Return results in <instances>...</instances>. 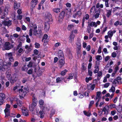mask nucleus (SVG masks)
<instances>
[{
	"instance_id": "obj_1",
	"label": "nucleus",
	"mask_w": 122,
	"mask_h": 122,
	"mask_svg": "<svg viewBox=\"0 0 122 122\" xmlns=\"http://www.w3.org/2000/svg\"><path fill=\"white\" fill-rule=\"evenodd\" d=\"M2 62V60H0V70H2L3 69L5 70L10 66L11 64L10 62H9L5 64V63H3Z\"/></svg>"
},
{
	"instance_id": "obj_2",
	"label": "nucleus",
	"mask_w": 122,
	"mask_h": 122,
	"mask_svg": "<svg viewBox=\"0 0 122 122\" xmlns=\"http://www.w3.org/2000/svg\"><path fill=\"white\" fill-rule=\"evenodd\" d=\"M23 86H21V88L18 90L19 96L21 97H23L25 96L26 94L28 92L27 89L26 87L22 88Z\"/></svg>"
},
{
	"instance_id": "obj_3",
	"label": "nucleus",
	"mask_w": 122,
	"mask_h": 122,
	"mask_svg": "<svg viewBox=\"0 0 122 122\" xmlns=\"http://www.w3.org/2000/svg\"><path fill=\"white\" fill-rule=\"evenodd\" d=\"M18 78V76L16 73L13 74L10 80V82L12 84H13L17 80Z\"/></svg>"
},
{
	"instance_id": "obj_4",
	"label": "nucleus",
	"mask_w": 122,
	"mask_h": 122,
	"mask_svg": "<svg viewBox=\"0 0 122 122\" xmlns=\"http://www.w3.org/2000/svg\"><path fill=\"white\" fill-rule=\"evenodd\" d=\"M33 35L38 37H40L43 34L41 29H38V30H33Z\"/></svg>"
},
{
	"instance_id": "obj_5",
	"label": "nucleus",
	"mask_w": 122,
	"mask_h": 122,
	"mask_svg": "<svg viewBox=\"0 0 122 122\" xmlns=\"http://www.w3.org/2000/svg\"><path fill=\"white\" fill-rule=\"evenodd\" d=\"M13 54V53L12 52L7 53L5 54V55L8 57L9 60L11 62H14V61Z\"/></svg>"
},
{
	"instance_id": "obj_6",
	"label": "nucleus",
	"mask_w": 122,
	"mask_h": 122,
	"mask_svg": "<svg viewBox=\"0 0 122 122\" xmlns=\"http://www.w3.org/2000/svg\"><path fill=\"white\" fill-rule=\"evenodd\" d=\"M45 16L46 17V21H50L52 20V16L50 13L48 12H46Z\"/></svg>"
},
{
	"instance_id": "obj_7",
	"label": "nucleus",
	"mask_w": 122,
	"mask_h": 122,
	"mask_svg": "<svg viewBox=\"0 0 122 122\" xmlns=\"http://www.w3.org/2000/svg\"><path fill=\"white\" fill-rule=\"evenodd\" d=\"M13 47L12 45L10 43L8 42H6L5 45L4 47L6 50H9Z\"/></svg>"
},
{
	"instance_id": "obj_8",
	"label": "nucleus",
	"mask_w": 122,
	"mask_h": 122,
	"mask_svg": "<svg viewBox=\"0 0 122 122\" xmlns=\"http://www.w3.org/2000/svg\"><path fill=\"white\" fill-rule=\"evenodd\" d=\"M34 71L36 72L37 75L38 76H41L42 73V72L39 66H37L34 69Z\"/></svg>"
},
{
	"instance_id": "obj_9",
	"label": "nucleus",
	"mask_w": 122,
	"mask_h": 122,
	"mask_svg": "<svg viewBox=\"0 0 122 122\" xmlns=\"http://www.w3.org/2000/svg\"><path fill=\"white\" fill-rule=\"evenodd\" d=\"M65 13V12L64 11H63L60 13L58 18V21L59 22H60L62 21L64 16Z\"/></svg>"
},
{
	"instance_id": "obj_10",
	"label": "nucleus",
	"mask_w": 122,
	"mask_h": 122,
	"mask_svg": "<svg viewBox=\"0 0 122 122\" xmlns=\"http://www.w3.org/2000/svg\"><path fill=\"white\" fill-rule=\"evenodd\" d=\"M12 21L9 20L8 21L5 20L2 22V24L4 25L5 26H9L11 24Z\"/></svg>"
},
{
	"instance_id": "obj_11",
	"label": "nucleus",
	"mask_w": 122,
	"mask_h": 122,
	"mask_svg": "<svg viewBox=\"0 0 122 122\" xmlns=\"http://www.w3.org/2000/svg\"><path fill=\"white\" fill-rule=\"evenodd\" d=\"M49 22L46 21L45 23L44 29L46 32H47L48 31L50 28V25L48 22Z\"/></svg>"
},
{
	"instance_id": "obj_12",
	"label": "nucleus",
	"mask_w": 122,
	"mask_h": 122,
	"mask_svg": "<svg viewBox=\"0 0 122 122\" xmlns=\"http://www.w3.org/2000/svg\"><path fill=\"white\" fill-rule=\"evenodd\" d=\"M76 45L77 47L78 50H80L81 48V39L80 38H78L76 41Z\"/></svg>"
},
{
	"instance_id": "obj_13",
	"label": "nucleus",
	"mask_w": 122,
	"mask_h": 122,
	"mask_svg": "<svg viewBox=\"0 0 122 122\" xmlns=\"http://www.w3.org/2000/svg\"><path fill=\"white\" fill-rule=\"evenodd\" d=\"M75 35L73 34L72 32H71L70 35L69 37V41L70 42L72 43L75 37Z\"/></svg>"
},
{
	"instance_id": "obj_14",
	"label": "nucleus",
	"mask_w": 122,
	"mask_h": 122,
	"mask_svg": "<svg viewBox=\"0 0 122 122\" xmlns=\"http://www.w3.org/2000/svg\"><path fill=\"white\" fill-rule=\"evenodd\" d=\"M20 4L19 3H17L16 1H15L14 4V9L17 10L19 8L20 6Z\"/></svg>"
},
{
	"instance_id": "obj_15",
	"label": "nucleus",
	"mask_w": 122,
	"mask_h": 122,
	"mask_svg": "<svg viewBox=\"0 0 122 122\" xmlns=\"http://www.w3.org/2000/svg\"><path fill=\"white\" fill-rule=\"evenodd\" d=\"M59 60V66L60 68H61L64 64L65 62L63 59H60Z\"/></svg>"
},
{
	"instance_id": "obj_16",
	"label": "nucleus",
	"mask_w": 122,
	"mask_h": 122,
	"mask_svg": "<svg viewBox=\"0 0 122 122\" xmlns=\"http://www.w3.org/2000/svg\"><path fill=\"white\" fill-rule=\"evenodd\" d=\"M109 109V106L106 105L105 106L103 109L102 112H104V114H107L108 113V112Z\"/></svg>"
},
{
	"instance_id": "obj_17",
	"label": "nucleus",
	"mask_w": 122,
	"mask_h": 122,
	"mask_svg": "<svg viewBox=\"0 0 122 122\" xmlns=\"http://www.w3.org/2000/svg\"><path fill=\"white\" fill-rule=\"evenodd\" d=\"M81 10H80L78 11L77 12H76V13L74 14L73 16V17L75 18L76 16L79 17L81 16Z\"/></svg>"
},
{
	"instance_id": "obj_18",
	"label": "nucleus",
	"mask_w": 122,
	"mask_h": 122,
	"mask_svg": "<svg viewBox=\"0 0 122 122\" xmlns=\"http://www.w3.org/2000/svg\"><path fill=\"white\" fill-rule=\"evenodd\" d=\"M38 0H32L31 2V5L32 7V9L34 8L37 4Z\"/></svg>"
},
{
	"instance_id": "obj_19",
	"label": "nucleus",
	"mask_w": 122,
	"mask_h": 122,
	"mask_svg": "<svg viewBox=\"0 0 122 122\" xmlns=\"http://www.w3.org/2000/svg\"><path fill=\"white\" fill-rule=\"evenodd\" d=\"M36 105L32 103L30 105L29 108L31 111H33L35 108Z\"/></svg>"
},
{
	"instance_id": "obj_20",
	"label": "nucleus",
	"mask_w": 122,
	"mask_h": 122,
	"mask_svg": "<svg viewBox=\"0 0 122 122\" xmlns=\"http://www.w3.org/2000/svg\"><path fill=\"white\" fill-rule=\"evenodd\" d=\"M58 57L59 59H64V55L62 51L61 50H60L59 51L58 53Z\"/></svg>"
},
{
	"instance_id": "obj_21",
	"label": "nucleus",
	"mask_w": 122,
	"mask_h": 122,
	"mask_svg": "<svg viewBox=\"0 0 122 122\" xmlns=\"http://www.w3.org/2000/svg\"><path fill=\"white\" fill-rule=\"evenodd\" d=\"M100 11H96L95 14H94L93 15V16H94L95 18L96 19L98 18L100 15Z\"/></svg>"
},
{
	"instance_id": "obj_22",
	"label": "nucleus",
	"mask_w": 122,
	"mask_h": 122,
	"mask_svg": "<svg viewBox=\"0 0 122 122\" xmlns=\"http://www.w3.org/2000/svg\"><path fill=\"white\" fill-rule=\"evenodd\" d=\"M9 41L12 43H14V41L15 40V39L14 38L12 35L10 36L9 38Z\"/></svg>"
},
{
	"instance_id": "obj_23",
	"label": "nucleus",
	"mask_w": 122,
	"mask_h": 122,
	"mask_svg": "<svg viewBox=\"0 0 122 122\" xmlns=\"http://www.w3.org/2000/svg\"><path fill=\"white\" fill-rule=\"evenodd\" d=\"M37 26L36 24H31L30 25V29H34L33 30H36L37 29Z\"/></svg>"
},
{
	"instance_id": "obj_24",
	"label": "nucleus",
	"mask_w": 122,
	"mask_h": 122,
	"mask_svg": "<svg viewBox=\"0 0 122 122\" xmlns=\"http://www.w3.org/2000/svg\"><path fill=\"white\" fill-rule=\"evenodd\" d=\"M89 23V24L88 25L92 27L94 26L95 27H96L97 26V23L94 22L92 21Z\"/></svg>"
},
{
	"instance_id": "obj_25",
	"label": "nucleus",
	"mask_w": 122,
	"mask_h": 122,
	"mask_svg": "<svg viewBox=\"0 0 122 122\" xmlns=\"http://www.w3.org/2000/svg\"><path fill=\"white\" fill-rule=\"evenodd\" d=\"M17 104V105L19 107H21L22 106V104L23 103V102H22L21 100L19 99H17L16 100Z\"/></svg>"
},
{
	"instance_id": "obj_26",
	"label": "nucleus",
	"mask_w": 122,
	"mask_h": 122,
	"mask_svg": "<svg viewBox=\"0 0 122 122\" xmlns=\"http://www.w3.org/2000/svg\"><path fill=\"white\" fill-rule=\"evenodd\" d=\"M101 93L100 92H97V96L96 98V101L98 99H100L101 98Z\"/></svg>"
},
{
	"instance_id": "obj_27",
	"label": "nucleus",
	"mask_w": 122,
	"mask_h": 122,
	"mask_svg": "<svg viewBox=\"0 0 122 122\" xmlns=\"http://www.w3.org/2000/svg\"><path fill=\"white\" fill-rule=\"evenodd\" d=\"M4 112L6 116H8L10 115V110L9 109L6 108L4 110Z\"/></svg>"
},
{
	"instance_id": "obj_28",
	"label": "nucleus",
	"mask_w": 122,
	"mask_h": 122,
	"mask_svg": "<svg viewBox=\"0 0 122 122\" xmlns=\"http://www.w3.org/2000/svg\"><path fill=\"white\" fill-rule=\"evenodd\" d=\"M9 9V8L8 7H6L5 8L4 12V14L5 15H6L7 14Z\"/></svg>"
},
{
	"instance_id": "obj_29",
	"label": "nucleus",
	"mask_w": 122,
	"mask_h": 122,
	"mask_svg": "<svg viewBox=\"0 0 122 122\" xmlns=\"http://www.w3.org/2000/svg\"><path fill=\"white\" fill-rule=\"evenodd\" d=\"M74 26L73 25V24L69 25L67 27V29L68 30H70L73 28Z\"/></svg>"
},
{
	"instance_id": "obj_30",
	"label": "nucleus",
	"mask_w": 122,
	"mask_h": 122,
	"mask_svg": "<svg viewBox=\"0 0 122 122\" xmlns=\"http://www.w3.org/2000/svg\"><path fill=\"white\" fill-rule=\"evenodd\" d=\"M60 9L58 8H54L52 9L53 11L55 13H58L60 12Z\"/></svg>"
},
{
	"instance_id": "obj_31",
	"label": "nucleus",
	"mask_w": 122,
	"mask_h": 122,
	"mask_svg": "<svg viewBox=\"0 0 122 122\" xmlns=\"http://www.w3.org/2000/svg\"><path fill=\"white\" fill-rule=\"evenodd\" d=\"M37 99L35 97H33V98L32 99V103L37 105Z\"/></svg>"
},
{
	"instance_id": "obj_32",
	"label": "nucleus",
	"mask_w": 122,
	"mask_h": 122,
	"mask_svg": "<svg viewBox=\"0 0 122 122\" xmlns=\"http://www.w3.org/2000/svg\"><path fill=\"white\" fill-rule=\"evenodd\" d=\"M22 112L23 115L26 116H27L28 115V112L25 110H22Z\"/></svg>"
},
{
	"instance_id": "obj_33",
	"label": "nucleus",
	"mask_w": 122,
	"mask_h": 122,
	"mask_svg": "<svg viewBox=\"0 0 122 122\" xmlns=\"http://www.w3.org/2000/svg\"><path fill=\"white\" fill-rule=\"evenodd\" d=\"M115 91V87L112 86L111 87V88L109 90V92H112V93H113Z\"/></svg>"
},
{
	"instance_id": "obj_34",
	"label": "nucleus",
	"mask_w": 122,
	"mask_h": 122,
	"mask_svg": "<svg viewBox=\"0 0 122 122\" xmlns=\"http://www.w3.org/2000/svg\"><path fill=\"white\" fill-rule=\"evenodd\" d=\"M0 96L2 98L1 99L4 100L5 98V95L3 93H0Z\"/></svg>"
},
{
	"instance_id": "obj_35",
	"label": "nucleus",
	"mask_w": 122,
	"mask_h": 122,
	"mask_svg": "<svg viewBox=\"0 0 122 122\" xmlns=\"http://www.w3.org/2000/svg\"><path fill=\"white\" fill-rule=\"evenodd\" d=\"M39 104L40 105V107H42L43 106V105L44 103V102L42 100H39Z\"/></svg>"
},
{
	"instance_id": "obj_36",
	"label": "nucleus",
	"mask_w": 122,
	"mask_h": 122,
	"mask_svg": "<svg viewBox=\"0 0 122 122\" xmlns=\"http://www.w3.org/2000/svg\"><path fill=\"white\" fill-rule=\"evenodd\" d=\"M83 112L85 115L88 117H89L91 115V113L90 112H87L85 111H84Z\"/></svg>"
},
{
	"instance_id": "obj_37",
	"label": "nucleus",
	"mask_w": 122,
	"mask_h": 122,
	"mask_svg": "<svg viewBox=\"0 0 122 122\" xmlns=\"http://www.w3.org/2000/svg\"><path fill=\"white\" fill-rule=\"evenodd\" d=\"M48 37V35H47L45 34L44 35V36L42 37V41L43 42L44 40L47 39Z\"/></svg>"
},
{
	"instance_id": "obj_38",
	"label": "nucleus",
	"mask_w": 122,
	"mask_h": 122,
	"mask_svg": "<svg viewBox=\"0 0 122 122\" xmlns=\"http://www.w3.org/2000/svg\"><path fill=\"white\" fill-rule=\"evenodd\" d=\"M108 106L109 107V108H110L112 109L115 108L116 107L115 105L114 104H112Z\"/></svg>"
},
{
	"instance_id": "obj_39",
	"label": "nucleus",
	"mask_w": 122,
	"mask_h": 122,
	"mask_svg": "<svg viewBox=\"0 0 122 122\" xmlns=\"http://www.w3.org/2000/svg\"><path fill=\"white\" fill-rule=\"evenodd\" d=\"M25 37L26 39V42L28 43H30V40L29 38V36L28 35H26Z\"/></svg>"
},
{
	"instance_id": "obj_40",
	"label": "nucleus",
	"mask_w": 122,
	"mask_h": 122,
	"mask_svg": "<svg viewBox=\"0 0 122 122\" xmlns=\"http://www.w3.org/2000/svg\"><path fill=\"white\" fill-rule=\"evenodd\" d=\"M67 70H65L63 71H61V75L64 76L66 74V73L67 72Z\"/></svg>"
},
{
	"instance_id": "obj_41",
	"label": "nucleus",
	"mask_w": 122,
	"mask_h": 122,
	"mask_svg": "<svg viewBox=\"0 0 122 122\" xmlns=\"http://www.w3.org/2000/svg\"><path fill=\"white\" fill-rule=\"evenodd\" d=\"M111 10H109L108 11V12L107 13V16L108 17H109L111 15Z\"/></svg>"
},
{
	"instance_id": "obj_42",
	"label": "nucleus",
	"mask_w": 122,
	"mask_h": 122,
	"mask_svg": "<svg viewBox=\"0 0 122 122\" xmlns=\"http://www.w3.org/2000/svg\"><path fill=\"white\" fill-rule=\"evenodd\" d=\"M22 43L21 42H20L19 45L17 46L16 48V50H17L19 49L20 47L22 46Z\"/></svg>"
},
{
	"instance_id": "obj_43",
	"label": "nucleus",
	"mask_w": 122,
	"mask_h": 122,
	"mask_svg": "<svg viewBox=\"0 0 122 122\" xmlns=\"http://www.w3.org/2000/svg\"><path fill=\"white\" fill-rule=\"evenodd\" d=\"M74 74H70L69 75V77L68 78V79H71L73 78Z\"/></svg>"
},
{
	"instance_id": "obj_44",
	"label": "nucleus",
	"mask_w": 122,
	"mask_h": 122,
	"mask_svg": "<svg viewBox=\"0 0 122 122\" xmlns=\"http://www.w3.org/2000/svg\"><path fill=\"white\" fill-rule=\"evenodd\" d=\"M96 9L95 6H93L91 8L90 10V12L91 13H92V12H93V11H94Z\"/></svg>"
},
{
	"instance_id": "obj_45",
	"label": "nucleus",
	"mask_w": 122,
	"mask_h": 122,
	"mask_svg": "<svg viewBox=\"0 0 122 122\" xmlns=\"http://www.w3.org/2000/svg\"><path fill=\"white\" fill-rule=\"evenodd\" d=\"M95 58L97 60H101L102 58V57L100 56L99 55L96 56L95 57Z\"/></svg>"
},
{
	"instance_id": "obj_46",
	"label": "nucleus",
	"mask_w": 122,
	"mask_h": 122,
	"mask_svg": "<svg viewBox=\"0 0 122 122\" xmlns=\"http://www.w3.org/2000/svg\"><path fill=\"white\" fill-rule=\"evenodd\" d=\"M35 47L36 48H38L40 47V44L36 42L35 44Z\"/></svg>"
},
{
	"instance_id": "obj_47",
	"label": "nucleus",
	"mask_w": 122,
	"mask_h": 122,
	"mask_svg": "<svg viewBox=\"0 0 122 122\" xmlns=\"http://www.w3.org/2000/svg\"><path fill=\"white\" fill-rule=\"evenodd\" d=\"M94 101H91L89 106V108H90L91 107L92 105L94 103Z\"/></svg>"
},
{
	"instance_id": "obj_48",
	"label": "nucleus",
	"mask_w": 122,
	"mask_h": 122,
	"mask_svg": "<svg viewBox=\"0 0 122 122\" xmlns=\"http://www.w3.org/2000/svg\"><path fill=\"white\" fill-rule=\"evenodd\" d=\"M102 72L99 71L97 72V76L100 77L102 75Z\"/></svg>"
},
{
	"instance_id": "obj_49",
	"label": "nucleus",
	"mask_w": 122,
	"mask_h": 122,
	"mask_svg": "<svg viewBox=\"0 0 122 122\" xmlns=\"http://www.w3.org/2000/svg\"><path fill=\"white\" fill-rule=\"evenodd\" d=\"M91 28L90 26H87V31L88 33H91Z\"/></svg>"
},
{
	"instance_id": "obj_50",
	"label": "nucleus",
	"mask_w": 122,
	"mask_h": 122,
	"mask_svg": "<svg viewBox=\"0 0 122 122\" xmlns=\"http://www.w3.org/2000/svg\"><path fill=\"white\" fill-rule=\"evenodd\" d=\"M18 64L19 63L18 62L16 61L15 62L14 65L13 66V67H15L18 65Z\"/></svg>"
},
{
	"instance_id": "obj_51",
	"label": "nucleus",
	"mask_w": 122,
	"mask_h": 122,
	"mask_svg": "<svg viewBox=\"0 0 122 122\" xmlns=\"http://www.w3.org/2000/svg\"><path fill=\"white\" fill-rule=\"evenodd\" d=\"M88 73L89 76H91L92 75V72L90 70H88Z\"/></svg>"
},
{
	"instance_id": "obj_52",
	"label": "nucleus",
	"mask_w": 122,
	"mask_h": 122,
	"mask_svg": "<svg viewBox=\"0 0 122 122\" xmlns=\"http://www.w3.org/2000/svg\"><path fill=\"white\" fill-rule=\"evenodd\" d=\"M21 28L24 31L26 30V29L27 28H26V27L24 25H22V26H21Z\"/></svg>"
},
{
	"instance_id": "obj_53",
	"label": "nucleus",
	"mask_w": 122,
	"mask_h": 122,
	"mask_svg": "<svg viewBox=\"0 0 122 122\" xmlns=\"http://www.w3.org/2000/svg\"><path fill=\"white\" fill-rule=\"evenodd\" d=\"M119 69V66H117L115 67L114 70V71L116 72H117V71Z\"/></svg>"
},
{
	"instance_id": "obj_54",
	"label": "nucleus",
	"mask_w": 122,
	"mask_h": 122,
	"mask_svg": "<svg viewBox=\"0 0 122 122\" xmlns=\"http://www.w3.org/2000/svg\"><path fill=\"white\" fill-rule=\"evenodd\" d=\"M32 29H30L29 30V36H31L32 35Z\"/></svg>"
},
{
	"instance_id": "obj_55",
	"label": "nucleus",
	"mask_w": 122,
	"mask_h": 122,
	"mask_svg": "<svg viewBox=\"0 0 122 122\" xmlns=\"http://www.w3.org/2000/svg\"><path fill=\"white\" fill-rule=\"evenodd\" d=\"M56 82L57 83H60L61 81L60 79V77H58L56 79Z\"/></svg>"
},
{
	"instance_id": "obj_56",
	"label": "nucleus",
	"mask_w": 122,
	"mask_h": 122,
	"mask_svg": "<svg viewBox=\"0 0 122 122\" xmlns=\"http://www.w3.org/2000/svg\"><path fill=\"white\" fill-rule=\"evenodd\" d=\"M38 51L37 50L35 49L34 51V53L36 55H37L38 54Z\"/></svg>"
},
{
	"instance_id": "obj_57",
	"label": "nucleus",
	"mask_w": 122,
	"mask_h": 122,
	"mask_svg": "<svg viewBox=\"0 0 122 122\" xmlns=\"http://www.w3.org/2000/svg\"><path fill=\"white\" fill-rule=\"evenodd\" d=\"M3 31L4 33H8L9 32L5 28H4L3 30Z\"/></svg>"
},
{
	"instance_id": "obj_58",
	"label": "nucleus",
	"mask_w": 122,
	"mask_h": 122,
	"mask_svg": "<svg viewBox=\"0 0 122 122\" xmlns=\"http://www.w3.org/2000/svg\"><path fill=\"white\" fill-rule=\"evenodd\" d=\"M89 15L88 14H87L85 15L84 17L85 18L86 20L88 19L89 18Z\"/></svg>"
},
{
	"instance_id": "obj_59",
	"label": "nucleus",
	"mask_w": 122,
	"mask_h": 122,
	"mask_svg": "<svg viewBox=\"0 0 122 122\" xmlns=\"http://www.w3.org/2000/svg\"><path fill=\"white\" fill-rule=\"evenodd\" d=\"M108 35L109 36H112L113 34H112V32L111 31H108Z\"/></svg>"
},
{
	"instance_id": "obj_60",
	"label": "nucleus",
	"mask_w": 122,
	"mask_h": 122,
	"mask_svg": "<svg viewBox=\"0 0 122 122\" xmlns=\"http://www.w3.org/2000/svg\"><path fill=\"white\" fill-rule=\"evenodd\" d=\"M93 30H92V33L90 34L89 36V39H90L92 38L93 36Z\"/></svg>"
},
{
	"instance_id": "obj_61",
	"label": "nucleus",
	"mask_w": 122,
	"mask_h": 122,
	"mask_svg": "<svg viewBox=\"0 0 122 122\" xmlns=\"http://www.w3.org/2000/svg\"><path fill=\"white\" fill-rule=\"evenodd\" d=\"M92 66V64L90 62L89 63L88 67V70H90L91 69Z\"/></svg>"
},
{
	"instance_id": "obj_62",
	"label": "nucleus",
	"mask_w": 122,
	"mask_h": 122,
	"mask_svg": "<svg viewBox=\"0 0 122 122\" xmlns=\"http://www.w3.org/2000/svg\"><path fill=\"white\" fill-rule=\"evenodd\" d=\"M109 85L110 83H106L104 84V87L105 88L109 86Z\"/></svg>"
},
{
	"instance_id": "obj_63",
	"label": "nucleus",
	"mask_w": 122,
	"mask_h": 122,
	"mask_svg": "<svg viewBox=\"0 0 122 122\" xmlns=\"http://www.w3.org/2000/svg\"><path fill=\"white\" fill-rule=\"evenodd\" d=\"M112 57L115 58L116 56V54L115 52H113L112 54Z\"/></svg>"
},
{
	"instance_id": "obj_64",
	"label": "nucleus",
	"mask_w": 122,
	"mask_h": 122,
	"mask_svg": "<svg viewBox=\"0 0 122 122\" xmlns=\"http://www.w3.org/2000/svg\"><path fill=\"white\" fill-rule=\"evenodd\" d=\"M22 18V15H19L17 16V18L19 20H21Z\"/></svg>"
}]
</instances>
